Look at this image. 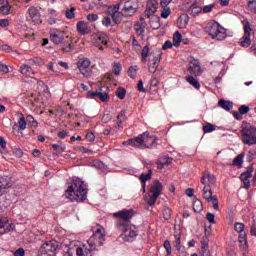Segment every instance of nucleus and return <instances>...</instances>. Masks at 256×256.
<instances>
[{
	"mask_svg": "<svg viewBox=\"0 0 256 256\" xmlns=\"http://www.w3.org/2000/svg\"><path fill=\"white\" fill-rule=\"evenodd\" d=\"M123 145H132V147H139V149H145L144 136L143 134H140L135 138L123 142Z\"/></svg>",
	"mask_w": 256,
	"mask_h": 256,
	"instance_id": "16",
	"label": "nucleus"
},
{
	"mask_svg": "<svg viewBox=\"0 0 256 256\" xmlns=\"http://www.w3.org/2000/svg\"><path fill=\"white\" fill-rule=\"evenodd\" d=\"M192 207L195 213H201L203 211V203L201 200H195Z\"/></svg>",
	"mask_w": 256,
	"mask_h": 256,
	"instance_id": "35",
	"label": "nucleus"
},
{
	"mask_svg": "<svg viewBox=\"0 0 256 256\" xmlns=\"http://www.w3.org/2000/svg\"><path fill=\"white\" fill-rule=\"evenodd\" d=\"M50 41H53L55 45H59V43H63V41H65V35H63V32L59 30H51Z\"/></svg>",
	"mask_w": 256,
	"mask_h": 256,
	"instance_id": "18",
	"label": "nucleus"
},
{
	"mask_svg": "<svg viewBox=\"0 0 256 256\" xmlns=\"http://www.w3.org/2000/svg\"><path fill=\"white\" fill-rule=\"evenodd\" d=\"M86 139L90 142L93 143L95 141V134L93 132H88L86 134Z\"/></svg>",
	"mask_w": 256,
	"mask_h": 256,
	"instance_id": "62",
	"label": "nucleus"
},
{
	"mask_svg": "<svg viewBox=\"0 0 256 256\" xmlns=\"http://www.w3.org/2000/svg\"><path fill=\"white\" fill-rule=\"evenodd\" d=\"M121 69H122L121 63H114L113 64V73H114V75H120Z\"/></svg>",
	"mask_w": 256,
	"mask_h": 256,
	"instance_id": "52",
	"label": "nucleus"
},
{
	"mask_svg": "<svg viewBox=\"0 0 256 256\" xmlns=\"http://www.w3.org/2000/svg\"><path fill=\"white\" fill-rule=\"evenodd\" d=\"M174 247H176L178 253H181V237L175 235Z\"/></svg>",
	"mask_w": 256,
	"mask_h": 256,
	"instance_id": "48",
	"label": "nucleus"
},
{
	"mask_svg": "<svg viewBox=\"0 0 256 256\" xmlns=\"http://www.w3.org/2000/svg\"><path fill=\"white\" fill-rule=\"evenodd\" d=\"M0 11L3 15H9V13H11V6H9V3L6 2V4H2Z\"/></svg>",
	"mask_w": 256,
	"mask_h": 256,
	"instance_id": "42",
	"label": "nucleus"
},
{
	"mask_svg": "<svg viewBox=\"0 0 256 256\" xmlns=\"http://www.w3.org/2000/svg\"><path fill=\"white\" fill-rule=\"evenodd\" d=\"M250 234L253 237H256V220H253V223H252V226H251V229H250Z\"/></svg>",
	"mask_w": 256,
	"mask_h": 256,
	"instance_id": "63",
	"label": "nucleus"
},
{
	"mask_svg": "<svg viewBox=\"0 0 256 256\" xmlns=\"http://www.w3.org/2000/svg\"><path fill=\"white\" fill-rule=\"evenodd\" d=\"M59 245L56 241H48L42 245V247L39 250L40 256H55V253L57 251V248Z\"/></svg>",
	"mask_w": 256,
	"mask_h": 256,
	"instance_id": "10",
	"label": "nucleus"
},
{
	"mask_svg": "<svg viewBox=\"0 0 256 256\" xmlns=\"http://www.w3.org/2000/svg\"><path fill=\"white\" fill-rule=\"evenodd\" d=\"M66 19H75V7L66 10Z\"/></svg>",
	"mask_w": 256,
	"mask_h": 256,
	"instance_id": "49",
	"label": "nucleus"
},
{
	"mask_svg": "<svg viewBox=\"0 0 256 256\" xmlns=\"http://www.w3.org/2000/svg\"><path fill=\"white\" fill-rule=\"evenodd\" d=\"M251 109L249 108V106L247 105H242L239 107V113L240 115H247V113L250 111Z\"/></svg>",
	"mask_w": 256,
	"mask_h": 256,
	"instance_id": "53",
	"label": "nucleus"
},
{
	"mask_svg": "<svg viewBox=\"0 0 256 256\" xmlns=\"http://www.w3.org/2000/svg\"><path fill=\"white\" fill-rule=\"evenodd\" d=\"M18 128L20 131H25L27 129V121L25 120V117H21L18 121Z\"/></svg>",
	"mask_w": 256,
	"mask_h": 256,
	"instance_id": "43",
	"label": "nucleus"
},
{
	"mask_svg": "<svg viewBox=\"0 0 256 256\" xmlns=\"http://www.w3.org/2000/svg\"><path fill=\"white\" fill-rule=\"evenodd\" d=\"M163 247L166 250L167 255H171V242H169V240L164 241Z\"/></svg>",
	"mask_w": 256,
	"mask_h": 256,
	"instance_id": "55",
	"label": "nucleus"
},
{
	"mask_svg": "<svg viewBox=\"0 0 256 256\" xmlns=\"http://www.w3.org/2000/svg\"><path fill=\"white\" fill-rule=\"evenodd\" d=\"M161 191H163V184H161L159 180H155L150 188L151 195L149 199H145L150 207H153V205L157 203V199L159 198V195H161Z\"/></svg>",
	"mask_w": 256,
	"mask_h": 256,
	"instance_id": "7",
	"label": "nucleus"
},
{
	"mask_svg": "<svg viewBox=\"0 0 256 256\" xmlns=\"http://www.w3.org/2000/svg\"><path fill=\"white\" fill-rule=\"evenodd\" d=\"M113 117H111V114H104L102 116V123H109Z\"/></svg>",
	"mask_w": 256,
	"mask_h": 256,
	"instance_id": "64",
	"label": "nucleus"
},
{
	"mask_svg": "<svg viewBox=\"0 0 256 256\" xmlns=\"http://www.w3.org/2000/svg\"><path fill=\"white\" fill-rule=\"evenodd\" d=\"M206 31L212 39H217V41H223L227 37V30H225L219 22H212L206 27Z\"/></svg>",
	"mask_w": 256,
	"mask_h": 256,
	"instance_id": "5",
	"label": "nucleus"
},
{
	"mask_svg": "<svg viewBox=\"0 0 256 256\" xmlns=\"http://www.w3.org/2000/svg\"><path fill=\"white\" fill-rule=\"evenodd\" d=\"M253 171H255V167L251 164L247 167V170L240 175V180L244 185V189H249V187H251L250 179L253 177Z\"/></svg>",
	"mask_w": 256,
	"mask_h": 256,
	"instance_id": "12",
	"label": "nucleus"
},
{
	"mask_svg": "<svg viewBox=\"0 0 256 256\" xmlns=\"http://www.w3.org/2000/svg\"><path fill=\"white\" fill-rule=\"evenodd\" d=\"M95 251V244L88 242L87 245H82L76 247V249L69 248L68 255L69 256H93V252Z\"/></svg>",
	"mask_w": 256,
	"mask_h": 256,
	"instance_id": "6",
	"label": "nucleus"
},
{
	"mask_svg": "<svg viewBox=\"0 0 256 256\" xmlns=\"http://www.w3.org/2000/svg\"><path fill=\"white\" fill-rule=\"evenodd\" d=\"M201 245H202L201 246V249H202L201 254L210 255V253H209V245L207 244V242L206 241H202Z\"/></svg>",
	"mask_w": 256,
	"mask_h": 256,
	"instance_id": "47",
	"label": "nucleus"
},
{
	"mask_svg": "<svg viewBox=\"0 0 256 256\" xmlns=\"http://www.w3.org/2000/svg\"><path fill=\"white\" fill-rule=\"evenodd\" d=\"M241 47H249L251 45V24L249 21L244 22V35L240 39Z\"/></svg>",
	"mask_w": 256,
	"mask_h": 256,
	"instance_id": "11",
	"label": "nucleus"
},
{
	"mask_svg": "<svg viewBox=\"0 0 256 256\" xmlns=\"http://www.w3.org/2000/svg\"><path fill=\"white\" fill-rule=\"evenodd\" d=\"M126 111L122 110L118 115H117V127H121V125L124 123V121H127V115Z\"/></svg>",
	"mask_w": 256,
	"mask_h": 256,
	"instance_id": "28",
	"label": "nucleus"
},
{
	"mask_svg": "<svg viewBox=\"0 0 256 256\" xmlns=\"http://www.w3.org/2000/svg\"><path fill=\"white\" fill-rule=\"evenodd\" d=\"M238 242L243 249H247V247L249 246V243L247 241V234H240L238 237Z\"/></svg>",
	"mask_w": 256,
	"mask_h": 256,
	"instance_id": "32",
	"label": "nucleus"
},
{
	"mask_svg": "<svg viewBox=\"0 0 256 256\" xmlns=\"http://www.w3.org/2000/svg\"><path fill=\"white\" fill-rule=\"evenodd\" d=\"M150 27L152 29H159V27H161V24L159 23L160 18L157 16H150Z\"/></svg>",
	"mask_w": 256,
	"mask_h": 256,
	"instance_id": "30",
	"label": "nucleus"
},
{
	"mask_svg": "<svg viewBox=\"0 0 256 256\" xmlns=\"http://www.w3.org/2000/svg\"><path fill=\"white\" fill-rule=\"evenodd\" d=\"M62 51L64 53H71V51H73V40L71 38L66 37V39H64Z\"/></svg>",
	"mask_w": 256,
	"mask_h": 256,
	"instance_id": "25",
	"label": "nucleus"
},
{
	"mask_svg": "<svg viewBox=\"0 0 256 256\" xmlns=\"http://www.w3.org/2000/svg\"><path fill=\"white\" fill-rule=\"evenodd\" d=\"M28 15L33 23H41V14L37 8L30 7L28 9Z\"/></svg>",
	"mask_w": 256,
	"mask_h": 256,
	"instance_id": "20",
	"label": "nucleus"
},
{
	"mask_svg": "<svg viewBox=\"0 0 256 256\" xmlns=\"http://www.w3.org/2000/svg\"><path fill=\"white\" fill-rule=\"evenodd\" d=\"M87 19L91 22V23H95V21H97L99 19V15L97 14H88L87 15Z\"/></svg>",
	"mask_w": 256,
	"mask_h": 256,
	"instance_id": "60",
	"label": "nucleus"
},
{
	"mask_svg": "<svg viewBox=\"0 0 256 256\" xmlns=\"http://www.w3.org/2000/svg\"><path fill=\"white\" fill-rule=\"evenodd\" d=\"M161 49H155L149 54V46H144L142 49V62L147 63L149 57L148 71L149 73H156L161 63Z\"/></svg>",
	"mask_w": 256,
	"mask_h": 256,
	"instance_id": "3",
	"label": "nucleus"
},
{
	"mask_svg": "<svg viewBox=\"0 0 256 256\" xmlns=\"http://www.w3.org/2000/svg\"><path fill=\"white\" fill-rule=\"evenodd\" d=\"M161 17L162 19H167L169 15H171V8L170 7H162Z\"/></svg>",
	"mask_w": 256,
	"mask_h": 256,
	"instance_id": "46",
	"label": "nucleus"
},
{
	"mask_svg": "<svg viewBox=\"0 0 256 256\" xmlns=\"http://www.w3.org/2000/svg\"><path fill=\"white\" fill-rule=\"evenodd\" d=\"M102 25H104V27H111V18H109V16H104L102 19Z\"/></svg>",
	"mask_w": 256,
	"mask_h": 256,
	"instance_id": "57",
	"label": "nucleus"
},
{
	"mask_svg": "<svg viewBox=\"0 0 256 256\" xmlns=\"http://www.w3.org/2000/svg\"><path fill=\"white\" fill-rule=\"evenodd\" d=\"M104 232H105V230L102 227H99L98 229H96V231L94 233V237L96 239H100V241H103V239L105 238Z\"/></svg>",
	"mask_w": 256,
	"mask_h": 256,
	"instance_id": "38",
	"label": "nucleus"
},
{
	"mask_svg": "<svg viewBox=\"0 0 256 256\" xmlns=\"http://www.w3.org/2000/svg\"><path fill=\"white\" fill-rule=\"evenodd\" d=\"M116 95H117L118 99H125V95H127V90H125V88H123V87H119L116 90Z\"/></svg>",
	"mask_w": 256,
	"mask_h": 256,
	"instance_id": "44",
	"label": "nucleus"
},
{
	"mask_svg": "<svg viewBox=\"0 0 256 256\" xmlns=\"http://www.w3.org/2000/svg\"><path fill=\"white\" fill-rule=\"evenodd\" d=\"M210 202L212 203L213 209H215L216 211L219 210V200L217 199V196L214 195L211 199Z\"/></svg>",
	"mask_w": 256,
	"mask_h": 256,
	"instance_id": "51",
	"label": "nucleus"
},
{
	"mask_svg": "<svg viewBox=\"0 0 256 256\" xmlns=\"http://www.w3.org/2000/svg\"><path fill=\"white\" fill-rule=\"evenodd\" d=\"M26 121H27L28 125H30V127H33L34 129H37V127H39V123L31 115L27 116V120Z\"/></svg>",
	"mask_w": 256,
	"mask_h": 256,
	"instance_id": "39",
	"label": "nucleus"
},
{
	"mask_svg": "<svg viewBox=\"0 0 256 256\" xmlns=\"http://www.w3.org/2000/svg\"><path fill=\"white\" fill-rule=\"evenodd\" d=\"M86 97L87 99H100V101L105 102L109 100V93L88 91Z\"/></svg>",
	"mask_w": 256,
	"mask_h": 256,
	"instance_id": "17",
	"label": "nucleus"
},
{
	"mask_svg": "<svg viewBox=\"0 0 256 256\" xmlns=\"http://www.w3.org/2000/svg\"><path fill=\"white\" fill-rule=\"evenodd\" d=\"M76 29L80 35H88V33H91V29L89 28V25L85 21H79L76 24Z\"/></svg>",
	"mask_w": 256,
	"mask_h": 256,
	"instance_id": "21",
	"label": "nucleus"
},
{
	"mask_svg": "<svg viewBox=\"0 0 256 256\" xmlns=\"http://www.w3.org/2000/svg\"><path fill=\"white\" fill-rule=\"evenodd\" d=\"M137 90H138L140 93H147V89H145V88L143 87V80H139V81H138Z\"/></svg>",
	"mask_w": 256,
	"mask_h": 256,
	"instance_id": "58",
	"label": "nucleus"
},
{
	"mask_svg": "<svg viewBox=\"0 0 256 256\" xmlns=\"http://www.w3.org/2000/svg\"><path fill=\"white\" fill-rule=\"evenodd\" d=\"M157 9H159V2L157 0H148L145 10V15L148 19H151L157 13Z\"/></svg>",
	"mask_w": 256,
	"mask_h": 256,
	"instance_id": "14",
	"label": "nucleus"
},
{
	"mask_svg": "<svg viewBox=\"0 0 256 256\" xmlns=\"http://www.w3.org/2000/svg\"><path fill=\"white\" fill-rule=\"evenodd\" d=\"M206 219L209 223L213 224L215 223V214L211 213V212H208L206 214Z\"/></svg>",
	"mask_w": 256,
	"mask_h": 256,
	"instance_id": "61",
	"label": "nucleus"
},
{
	"mask_svg": "<svg viewBox=\"0 0 256 256\" xmlns=\"http://www.w3.org/2000/svg\"><path fill=\"white\" fill-rule=\"evenodd\" d=\"M111 18L113 23H115V25H119L121 23V21H123V17H125V14L120 11H113L111 14Z\"/></svg>",
	"mask_w": 256,
	"mask_h": 256,
	"instance_id": "24",
	"label": "nucleus"
},
{
	"mask_svg": "<svg viewBox=\"0 0 256 256\" xmlns=\"http://www.w3.org/2000/svg\"><path fill=\"white\" fill-rule=\"evenodd\" d=\"M188 62L190 63V65H192L187 68V71H189L191 75H195L196 73H203V69H201V64H199L198 59L190 56L188 58Z\"/></svg>",
	"mask_w": 256,
	"mask_h": 256,
	"instance_id": "13",
	"label": "nucleus"
},
{
	"mask_svg": "<svg viewBox=\"0 0 256 256\" xmlns=\"http://www.w3.org/2000/svg\"><path fill=\"white\" fill-rule=\"evenodd\" d=\"M135 31H136L137 35H143L145 33V27H143L139 24H136Z\"/></svg>",
	"mask_w": 256,
	"mask_h": 256,
	"instance_id": "56",
	"label": "nucleus"
},
{
	"mask_svg": "<svg viewBox=\"0 0 256 256\" xmlns=\"http://www.w3.org/2000/svg\"><path fill=\"white\" fill-rule=\"evenodd\" d=\"M20 73L26 75V77H33V75H35V70L27 64H22L20 66Z\"/></svg>",
	"mask_w": 256,
	"mask_h": 256,
	"instance_id": "22",
	"label": "nucleus"
},
{
	"mask_svg": "<svg viewBox=\"0 0 256 256\" xmlns=\"http://www.w3.org/2000/svg\"><path fill=\"white\" fill-rule=\"evenodd\" d=\"M200 183L204 185L202 190L204 199H206L208 203H211V199L213 197V191L211 190V185H215L216 183L215 175L210 174L209 171L203 172Z\"/></svg>",
	"mask_w": 256,
	"mask_h": 256,
	"instance_id": "4",
	"label": "nucleus"
},
{
	"mask_svg": "<svg viewBox=\"0 0 256 256\" xmlns=\"http://www.w3.org/2000/svg\"><path fill=\"white\" fill-rule=\"evenodd\" d=\"M128 75L131 79H135L137 76V66H131L128 70Z\"/></svg>",
	"mask_w": 256,
	"mask_h": 256,
	"instance_id": "50",
	"label": "nucleus"
},
{
	"mask_svg": "<svg viewBox=\"0 0 256 256\" xmlns=\"http://www.w3.org/2000/svg\"><path fill=\"white\" fill-rule=\"evenodd\" d=\"M218 107H221L224 111H231L233 109V102L221 99L218 101Z\"/></svg>",
	"mask_w": 256,
	"mask_h": 256,
	"instance_id": "27",
	"label": "nucleus"
},
{
	"mask_svg": "<svg viewBox=\"0 0 256 256\" xmlns=\"http://www.w3.org/2000/svg\"><path fill=\"white\" fill-rule=\"evenodd\" d=\"M203 11V8L202 7H199L195 4H193L191 7H190V13L191 15H193V17H197V15H199V13H201Z\"/></svg>",
	"mask_w": 256,
	"mask_h": 256,
	"instance_id": "37",
	"label": "nucleus"
},
{
	"mask_svg": "<svg viewBox=\"0 0 256 256\" xmlns=\"http://www.w3.org/2000/svg\"><path fill=\"white\" fill-rule=\"evenodd\" d=\"M115 219H117L116 227L118 231H121V239L123 241H134L137 237V232L131 226V220L135 217V210L124 209L113 214Z\"/></svg>",
	"mask_w": 256,
	"mask_h": 256,
	"instance_id": "1",
	"label": "nucleus"
},
{
	"mask_svg": "<svg viewBox=\"0 0 256 256\" xmlns=\"http://www.w3.org/2000/svg\"><path fill=\"white\" fill-rule=\"evenodd\" d=\"M186 81L192 85L195 89H201V84H199V81L195 79L193 76H187Z\"/></svg>",
	"mask_w": 256,
	"mask_h": 256,
	"instance_id": "31",
	"label": "nucleus"
},
{
	"mask_svg": "<svg viewBox=\"0 0 256 256\" xmlns=\"http://www.w3.org/2000/svg\"><path fill=\"white\" fill-rule=\"evenodd\" d=\"M144 149H151L157 145V138L155 136H149V133L144 132Z\"/></svg>",
	"mask_w": 256,
	"mask_h": 256,
	"instance_id": "19",
	"label": "nucleus"
},
{
	"mask_svg": "<svg viewBox=\"0 0 256 256\" xmlns=\"http://www.w3.org/2000/svg\"><path fill=\"white\" fill-rule=\"evenodd\" d=\"M203 132L204 133H213V131H215V129H217V126L211 124V123H207L206 125L203 126Z\"/></svg>",
	"mask_w": 256,
	"mask_h": 256,
	"instance_id": "41",
	"label": "nucleus"
},
{
	"mask_svg": "<svg viewBox=\"0 0 256 256\" xmlns=\"http://www.w3.org/2000/svg\"><path fill=\"white\" fill-rule=\"evenodd\" d=\"M11 187V178L7 176H1L0 177V195L2 194L1 192L3 189H9Z\"/></svg>",
	"mask_w": 256,
	"mask_h": 256,
	"instance_id": "26",
	"label": "nucleus"
},
{
	"mask_svg": "<svg viewBox=\"0 0 256 256\" xmlns=\"http://www.w3.org/2000/svg\"><path fill=\"white\" fill-rule=\"evenodd\" d=\"M163 217L166 221H169V219H171V209L170 208H166L163 210Z\"/></svg>",
	"mask_w": 256,
	"mask_h": 256,
	"instance_id": "54",
	"label": "nucleus"
},
{
	"mask_svg": "<svg viewBox=\"0 0 256 256\" xmlns=\"http://www.w3.org/2000/svg\"><path fill=\"white\" fill-rule=\"evenodd\" d=\"M181 33H179V31H176L173 35V42L172 44L174 45V47H179V45H181Z\"/></svg>",
	"mask_w": 256,
	"mask_h": 256,
	"instance_id": "36",
	"label": "nucleus"
},
{
	"mask_svg": "<svg viewBox=\"0 0 256 256\" xmlns=\"http://www.w3.org/2000/svg\"><path fill=\"white\" fill-rule=\"evenodd\" d=\"M234 230L237 233H243V231H245V224L241 223V222H236L234 225Z\"/></svg>",
	"mask_w": 256,
	"mask_h": 256,
	"instance_id": "45",
	"label": "nucleus"
},
{
	"mask_svg": "<svg viewBox=\"0 0 256 256\" xmlns=\"http://www.w3.org/2000/svg\"><path fill=\"white\" fill-rule=\"evenodd\" d=\"M165 164L167 165L171 164V158H169L168 156H164L158 160L157 162L158 169H163V167H165Z\"/></svg>",
	"mask_w": 256,
	"mask_h": 256,
	"instance_id": "29",
	"label": "nucleus"
},
{
	"mask_svg": "<svg viewBox=\"0 0 256 256\" xmlns=\"http://www.w3.org/2000/svg\"><path fill=\"white\" fill-rule=\"evenodd\" d=\"M242 143L249 147L256 145V128L249 126L242 129Z\"/></svg>",
	"mask_w": 256,
	"mask_h": 256,
	"instance_id": "8",
	"label": "nucleus"
},
{
	"mask_svg": "<svg viewBox=\"0 0 256 256\" xmlns=\"http://www.w3.org/2000/svg\"><path fill=\"white\" fill-rule=\"evenodd\" d=\"M189 25V16L187 14H182L178 19H177V26L179 29H185Z\"/></svg>",
	"mask_w": 256,
	"mask_h": 256,
	"instance_id": "23",
	"label": "nucleus"
},
{
	"mask_svg": "<svg viewBox=\"0 0 256 256\" xmlns=\"http://www.w3.org/2000/svg\"><path fill=\"white\" fill-rule=\"evenodd\" d=\"M243 157H245L244 154H239L236 158L233 160V167H243Z\"/></svg>",
	"mask_w": 256,
	"mask_h": 256,
	"instance_id": "34",
	"label": "nucleus"
},
{
	"mask_svg": "<svg viewBox=\"0 0 256 256\" xmlns=\"http://www.w3.org/2000/svg\"><path fill=\"white\" fill-rule=\"evenodd\" d=\"M122 13L124 17H133L137 13V4L130 1L126 2L122 8Z\"/></svg>",
	"mask_w": 256,
	"mask_h": 256,
	"instance_id": "15",
	"label": "nucleus"
},
{
	"mask_svg": "<svg viewBox=\"0 0 256 256\" xmlns=\"http://www.w3.org/2000/svg\"><path fill=\"white\" fill-rule=\"evenodd\" d=\"M77 68L83 77L89 78L91 75H93V70L91 69V60H89V58H80L77 63Z\"/></svg>",
	"mask_w": 256,
	"mask_h": 256,
	"instance_id": "9",
	"label": "nucleus"
},
{
	"mask_svg": "<svg viewBox=\"0 0 256 256\" xmlns=\"http://www.w3.org/2000/svg\"><path fill=\"white\" fill-rule=\"evenodd\" d=\"M67 199L70 201L83 202L87 199V185L80 178H74L68 182V188L65 191Z\"/></svg>",
	"mask_w": 256,
	"mask_h": 256,
	"instance_id": "2",
	"label": "nucleus"
},
{
	"mask_svg": "<svg viewBox=\"0 0 256 256\" xmlns=\"http://www.w3.org/2000/svg\"><path fill=\"white\" fill-rule=\"evenodd\" d=\"M248 7L252 13H256V0L249 1Z\"/></svg>",
	"mask_w": 256,
	"mask_h": 256,
	"instance_id": "59",
	"label": "nucleus"
},
{
	"mask_svg": "<svg viewBox=\"0 0 256 256\" xmlns=\"http://www.w3.org/2000/svg\"><path fill=\"white\" fill-rule=\"evenodd\" d=\"M153 175V171L149 170L148 173H143L140 175V181L141 183H147V181H149V179H151Z\"/></svg>",
	"mask_w": 256,
	"mask_h": 256,
	"instance_id": "40",
	"label": "nucleus"
},
{
	"mask_svg": "<svg viewBox=\"0 0 256 256\" xmlns=\"http://www.w3.org/2000/svg\"><path fill=\"white\" fill-rule=\"evenodd\" d=\"M98 43H101L107 47L109 45V35H107V33H101L98 36Z\"/></svg>",
	"mask_w": 256,
	"mask_h": 256,
	"instance_id": "33",
	"label": "nucleus"
}]
</instances>
